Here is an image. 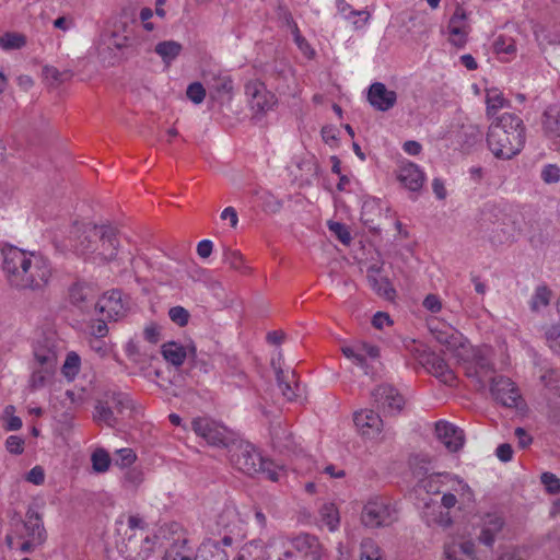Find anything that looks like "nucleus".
I'll list each match as a JSON object with an SVG mask.
<instances>
[{
  "mask_svg": "<svg viewBox=\"0 0 560 560\" xmlns=\"http://www.w3.org/2000/svg\"><path fill=\"white\" fill-rule=\"evenodd\" d=\"M2 269L8 283L20 291H42L51 278L50 261L38 252L8 245L1 250Z\"/></svg>",
  "mask_w": 560,
  "mask_h": 560,
  "instance_id": "obj_1",
  "label": "nucleus"
},
{
  "mask_svg": "<svg viewBox=\"0 0 560 560\" xmlns=\"http://www.w3.org/2000/svg\"><path fill=\"white\" fill-rule=\"evenodd\" d=\"M26 45V37L19 33L7 32L0 37V47L3 50L20 49Z\"/></svg>",
  "mask_w": 560,
  "mask_h": 560,
  "instance_id": "obj_41",
  "label": "nucleus"
},
{
  "mask_svg": "<svg viewBox=\"0 0 560 560\" xmlns=\"http://www.w3.org/2000/svg\"><path fill=\"white\" fill-rule=\"evenodd\" d=\"M143 337L148 342L156 345L161 340V327L155 323H150L143 329Z\"/></svg>",
  "mask_w": 560,
  "mask_h": 560,
  "instance_id": "obj_57",
  "label": "nucleus"
},
{
  "mask_svg": "<svg viewBox=\"0 0 560 560\" xmlns=\"http://www.w3.org/2000/svg\"><path fill=\"white\" fill-rule=\"evenodd\" d=\"M266 89L265 83L258 80H252L245 85V93L249 97V102L255 100Z\"/></svg>",
  "mask_w": 560,
  "mask_h": 560,
  "instance_id": "obj_61",
  "label": "nucleus"
},
{
  "mask_svg": "<svg viewBox=\"0 0 560 560\" xmlns=\"http://www.w3.org/2000/svg\"><path fill=\"white\" fill-rule=\"evenodd\" d=\"M105 317L102 319L94 320L90 326V334L93 338H103L108 332V327L105 323Z\"/></svg>",
  "mask_w": 560,
  "mask_h": 560,
  "instance_id": "obj_63",
  "label": "nucleus"
},
{
  "mask_svg": "<svg viewBox=\"0 0 560 560\" xmlns=\"http://www.w3.org/2000/svg\"><path fill=\"white\" fill-rule=\"evenodd\" d=\"M353 421L359 432L368 439L377 438L382 431L383 420L371 409L355 412Z\"/></svg>",
  "mask_w": 560,
  "mask_h": 560,
  "instance_id": "obj_18",
  "label": "nucleus"
},
{
  "mask_svg": "<svg viewBox=\"0 0 560 560\" xmlns=\"http://www.w3.org/2000/svg\"><path fill=\"white\" fill-rule=\"evenodd\" d=\"M95 308L108 320H118L125 316L127 307L120 290L105 293L95 304Z\"/></svg>",
  "mask_w": 560,
  "mask_h": 560,
  "instance_id": "obj_15",
  "label": "nucleus"
},
{
  "mask_svg": "<svg viewBox=\"0 0 560 560\" xmlns=\"http://www.w3.org/2000/svg\"><path fill=\"white\" fill-rule=\"evenodd\" d=\"M266 544L262 539H253L246 542L238 551L237 560H249L250 558H259L265 553Z\"/></svg>",
  "mask_w": 560,
  "mask_h": 560,
  "instance_id": "obj_37",
  "label": "nucleus"
},
{
  "mask_svg": "<svg viewBox=\"0 0 560 560\" xmlns=\"http://www.w3.org/2000/svg\"><path fill=\"white\" fill-rule=\"evenodd\" d=\"M270 436L272 445L279 452L291 451L293 448L292 433L280 421L271 423Z\"/></svg>",
  "mask_w": 560,
  "mask_h": 560,
  "instance_id": "obj_29",
  "label": "nucleus"
},
{
  "mask_svg": "<svg viewBox=\"0 0 560 560\" xmlns=\"http://www.w3.org/2000/svg\"><path fill=\"white\" fill-rule=\"evenodd\" d=\"M81 359L75 352H69L62 365V373L67 378H73L80 371Z\"/></svg>",
  "mask_w": 560,
  "mask_h": 560,
  "instance_id": "obj_47",
  "label": "nucleus"
},
{
  "mask_svg": "<svg viewBox=\"0 0 560 560\" xmlns=\"http://www.w3.org/2000/svg\"><path fill=\"white\" fill-rule=\"evenodd\" d=\"M26 480L33 485L39 486L45 481V472L40 466L33 467L26 475Z\"/></svg>",
  "mask_w": 560,
  "mask_h": 560,
  "instance_id": "obj_64",
  "label": "nucleus"
},
{
  "mask_svg": "<svg viewBox=\"0 0 560 560\" xmlns=\"http://www.w3.org/2000/svg\"><path fill=\"white\" fill-rule=\"evenodd\" d=\"M168 316L171 320L179 327L186 326L190 317L189 312L183 306L171 307L168 311Z\"/></svg>",
  "mask_w": 560,
  "mask_h": 560,
  "instance_id": "obj_54",
  "label": "nucleus"
},
{
  "mask_svg": "<svg viewBox=\"0 0 560 560\" xmlns=\"http://www.w3.org/2000/svg\"><path fill=\"white\" fill-rule=\"evenodd\" d=\"M93 469L97 472H105L110 466L109 454L104 448H96L91 456Z\"/></svg>",
  "mask_w": 560,
  "mask_h": 560,
  "instance_id": "obj_45",
  "label": "nucleus"
},
{
  "mask_svg": "<svg viewBox=\"0 0 560 560\" xmlns=\"http://www.w3.org/2000/svg\"><path fill=\"white\" fill-rule=\"evenodd\" d=\"M421 363L442 383L448 386L455 385L456 376L441 355L435 352L425 353L421 357Z\"/></svg>",
  "mask_w": 560,
  "mask_h": 560,
  "instance_id": "obj_17",
  "label": "nucleus"
},
{
  "mask_svg": "<svg viewBox=\"0 0 560 560\" xmlns=\"http://www.w3.org/2000/svg\"><path fill=\"white\" fill-rule=\"evenodd\" d=\"M480 231L492 245H502L513 240L514 222L501 207L487 203L481 210Z\"/></svg>",
  "mask_w": 560,
  "mask_h": 560,
  "instance_id": "obj_5",
  "label": "nucleus"
},
{
  "mask_svg": "<svg viewBox=\"0 0 560 560\" xmlns=\"http://www.w3.org/2000/svg\"><path fill=\"white\" fill-rule=\"evenodd\" d=\"M320 522L328 527L330 532L338 528L340 518L334 503H325L319 510Z\"/></svg>",
  "mask_w": 560,
  "mask_h": 560,
  "instance_id": "obj_38",
  "label": "nucleus"
},
{
  "mask_svg": "<svg viewBox=\"0 0 560 560\" xmlns=\"http://www.w3.org/2000/svg\"><path fill=\"white\" fill-rule=\"evenodd\" d=\"M368 101L375 109L387 112L395 106L397 94L388 90L384 83L374 82L369 88Z\"/></svg>",
  "mask_w": 560,
  "mask_h": 560,
  "instance_id": "obj_21",
  "label": "nucleus"
},
{
  "mask_svg": "<svg viewBox=\"0 0 560 560\" xmlns=\"http://www.w3.org/2000/svg\"><path fill=\"white\" fill-rule=\"evenodd\" d=\"M231 464L238 470L254 476L264 467V457L255 446L246 441L235 440L229 450Z\"/></svg>",
  "mask_w": 560,
  "mask_h": 560,
  "instance_id": "obj_8",
  "label": "nucleus"
},
{
  "mask_svg": "<svg viewBox=\"0 0 560 560\" xmlns=\"http://www.w3.org/2000/svg\"><path fill=\"white\" fill-rule=\"evenodd\" d=\"M493 372V364L480 351L474 353L472 359L465 364V374L475 378L480 389L486 387L487 380L492 378Z\"/></svg>",
  "mask_w": 560,
  "mask_h": 560,
  "instance_id": "obj_16",
  "label": "nucleus"
},
{
  "mask_svg": "<svg viewBox=\"0 0 560 560\" xmlns=\"http://www.w3.org/2000/svg\"><path fill=\"white\" fill-rule=\"evenodd\" d=\"M161 352L163 358L174 366H180L187 357L186 349L175 341L164 343Z\"/></svg>",
  "mask_w": 560,
  "mask_h": 560,
  "instance_id": "obj_35",
  "label": "nucleus"
},
{
  "mask_svg": "<svg viewBox=\"0 0 560 560\" xmlns=\"http://www.w3.org/2000/svg\"><path fill=\"white\" fill-rule=\"evenodd\" d=\"M457 142L464 148H471L482 139V131L477 125L463 124L457 132Z\"/></svg>",
  "mask_w": 560,
  "mask_h": 560,
  "instance_id": "obj_34",
  "label": "nucleus"
},
{
  "mask_svg": "<svg viewBox=\"0 0 560 560\" xmlns=\"http://www.w3.org/2000/svg\"><path fill=\"white\" fill-rule=\"evenodd\" d=\"M435 434L450 452H457L464 445L463 430L445 420L435 423Z\"/></svg>",
  "mask_w": 560,
  "mask_h": 560,
  "instance_id": "obj_20",
  "label": "nucleus"
},
{
  "mask_svg": "<svg viewBox=\"0 0 560 560\" xmlns=\"http://www.w3.org/2000/svg\"><path fill=\"white\" fill-rule=\"evenodd\" d=\"M187 97L195 104H200L206 97V90L199 82L190 83L186 91Z\"/></svg>",
  "mask_w": 560,
  "mask_h": 560,
  "instance_id": "obj_55",
  "label": "nucleus"
},
{
  "mask_svg": "<svg viewBox=\"0 0 560 560\" xmlns=\"http://www.w3.org/2000/svg\"><path fill=\"white\" fill-rule=\"evenodd\" d=\"M337 9H338L339 13H341L346 19H350L352 16L363 15V14L366 15L365 21L369 18V13L366 11L352 10L350 4L347 3L345 0H337Z\"/></svg>",
  "mask_w": 560,
  "mask_h": 560,
  "instance_id": "obj_62",
  "label": "nucleus"
},
{
  "mask_svg": "<svg viewBox=\"0 0 560 560\" xmlns=\"http://www.w3.org/2000/svg\"><path fill=\"white\" fill-rule=\"evenodd\" d=\"M277 100L273 94L266 89L255 100L250 101L252 108L257 113L270 110L276 105Z\"/></svg>",
  "mask_w": 560,
  "mask_h": 560,
  "instance_id": "obj_42",
  "label": "nucleus"
},
{
  "mask_svg": "<svg viewBox=\"0 0 560 560\" xmlns=\"http://www.w3.org/2000/svg\"><path fill=\"white\" fill-rule=\"evenodd\" d=\"M34 368L30 380L33 389L42 388L54 375L57 357L51 349L36 348L34 350Z\"/></svg>",
  "mask_w": 560,
  "mask_h": 560,
  "instance_id": "obj_10",
  "label": "nucleus"
},
{
  "mask_svg": "<svg viewBox=\"0 0 560 560\" xmlns=\"http://www.w3.org/2000/svg\"><path fill=\"white\" fill-rule=\"evenodd\" d=\"M398 520L396 505L385 497H373L363 506L361 522L365 527L390 526Z\"/></svg>",
  "mask_w": 560,
  "mask_h": 560,
  "instance_id": "obj_7",
  "label": "nucleus"
},
{
  "mask_svg": "<svg viewBox=\"0 0 560 560\" xmlns=\"http://www.w3.org/2000/svg\"><path fill=\"white\" fill-rule=\"evenodd\" d=\"M551 299V291L547 287H538L532 296L530 307L533 311H539L546 307Z\"/></svg>",
  "mask_w": 560,
  "mask_h": 560,
  "instance_id": "obj_46",
  "label": "nucleus"
},
{
  "mask_svg": "<svg viewBox=\"0 0 560 560\" xmlns=\"http://www.w3.org/2000/svg\"><path fill=\"white\" fill-rule=\"evenodd\" d=\"M24 440L18 435H10L5 441V448L9 453L20 455L24 451Z\"/></svg>",
  "mask_w": 560,
  "mask_h": 560,
  "instance_id": "obj_59",
  "label": "nucleus"
},
{
  "mask_svg": "<svg viewBox=\"0 0 560 560\" xmlns=\"http://www.w3.org/2000/svg\"><path fill=\"white\" fill-rule=\"evenodd\" d=\"M444 557L446 560H464L463 550L456 541L444 546Z\"/></svg>",
  "mask_w": 560,
  "mask_h": 560,
  "instance_id": "obj_60",
  "label": "nucleus"
},
{
  "mask_svg": "<svg viewBox=\"0 0 560 560\" xmlns=\"http://www.w3.org/2000/svg\"><path fill=\"white\" fill-rule=\"evenodd\" d=\"M140 413L131 396L119 388L103 390L95 400L93 420L112 429H120Z\"/></svg>",
  "mask_w": 560,
  "mask_h": 560,
  "instance_id": "obj_4",
  "label": "nucleus"
},
{
  "mask_svg": "<svg viewBox=\"0 0 560 560\" xmlns=\"http://www.w3.org/2000/svg\"><path fill=\"white\" fill-rule=\"evenodd\" d=\"M439 509L440 506L436 503H424L422 517L429 526L438 524L440 526L447 527L451 525L452 518L448 513L438 511Z\"/></svg>",
  "mask_w": 560,
  "mask_h": 560,
  "instance_id": "obj_33",
  "label": "nucleus"
},
{
  "mask_svg": "<svg viewBox=\"0 0 560 560\" xmlns=\"http://www.w3.org/2000/svg\"><path fill=\"white\" fill-rule=\"evenodd\" d=\"M494 51L498 55H514L516 52L515 42L510 37L499 36L493 44Z\"/></svg>",
  "mask_w": 560,
  "mask_h": 560,
  "instance_id": "obj_51",
  "label": "nucleus"
},
{
  "mask_svg": "<svg viewBox=\"0 0 560 560\" xmlns=\"http://www.w3.org/2000/svg\"><path fill=\"white\" fill-rule=\"evenodd\" d=\"M377 408L384 413L395 416L399 413L405 406V398L399 392L389 384L378 385L371 394Z\"/></svg>",
  "mask_w": 560,
  "mask_h": 560,
  "instance_id": "obj_12",
  "label": "nucleus"
},
{
  "mask_svg": "<svg viewBox=\"0 0 560 560\" xmlns=\"http://www.w3.org/2000/svg\"><path fill=\"white\" fill-rule=\"evenodd\" d=\"M223 262L229 265L234 270H238L243 273L249 272V268L246 267L244 264L243 255L236 249H232L230 247H224Z\"/></svg>",
  "mask_w": 560,
  "mask_h": 560,
  "instance_id": "obj_40",
  "label": "nucleus"
},
{
  "mask_svg": "<svg viewBox=\"0 0 560 560\" xmlns=\"http://www.w3.org/2000/svg\"><path fill=\"white\" fill-rule=\"evenodd\" d=\"M490 392L495 401L504 407H516L521 398L518 388L508 377L495 376L491 378Z\"/></svg>",
  "mask_w": 560,
  "mask_h": 560,
  "instance_id": "obj_14",
  "label": "nucleus"
},
{
  "mask_svg": "<svg viewBox=\"0 0 560 560\" xmlns=\"http://www.w3.org/2000/svg\"><path fill=\"white\" fill-rule=\"evenodd\" d=\"M457 481L458 488H452L455 492L458 491H467L470 492V488L467 483L463 482L462 480H458L457 478L453 477L450 474H431L429 476H425L424 478L420 479L418 482V487L422 490H424L428 494H436L441 493L444 485L448 481Z\"/></svg>",
  "mask_w": 560,
  "mask_h": 560,
  "instance_id": "obj_19",
  "label": "nucleus"
},
{
  "mask_svg": "<svg viewBox=\"0 0 560 560\" xmlns=\"http://www.w3.org/2000/svg\"><path fill=\"white\" fill-rule=\"evenodd\" d=\"M487 116L494 118L498 110L510 106V102L503 97V94L498 89H491L486 94Z\"/></svg>",
  "mask_w": 560,
  "mask_h": 560,
  "instance_id": "obj_36",
  "label": "nucleus"
},
{
  "mask_svg": "<svg viewBox=\"0 0 560 560\" xmlns=\"http://www.w3.org/2000/svg\"><path fill=\"white\" fill-rule=\"evenodd\" d=\"M526 141V128L521 117L504 113L489 126L487 142L497 159L510 160L521 153Z\"/></svg>",
  "mask_w": 560,
  "mask_h": 560,
  "instance_id": "obj_3",
  "label": "nucleus"
},
{
  "mask_svg": "<svg viewBox=\"0 0 560 560\" xmlns=\"http://www.w3.org/2000/svg\"><path fill=\"white\" fill-rule=\"evenodd\" d=\"M22 523L20 538L23 540L20 549L22 552L30 553L44 545L47 539V532L44 526L43 515L39 513L37 504L28 505Z\"/></svg>",
  "mask_w": 560,
  "mask_h": 560,
  "instance_id": "obj_6",
  "label": "nucleus"
},
{
  "mask_svg": "<svg viewBox=\"0 0 560 560\" xmlns=\"http://www.w3.org/2000/svg\"><path fill=\"white\" fill-rule=\"evenodd\" d=\"M540 126L547 139L560 142V105H550L544 110Z\"/></svg>",
  "mask_w": 560,
  "mask_h": 560,
  "instance_id": "obj_23",
  "label": "nucleus"
},
{
  "mask_svg": "<svg viewBox=\"0 0 560 560\" xmlns=\"http://www.w3.org/2000/svg\"><path fill=\"white\" fill-rule=\"evenodd\" d=\"M117 458L116 464L120 467H129L131 466L137 456L136 453L131 448H120L116 452Z\"/></svg>",
  "mask_w": 560,
  "mask_h": 560,
  "instance_id": "obj_56",
  "label": "nucleus"
},
{
  "mask_svg": "<svg viewBox=\"0 0 560 560\" xmlns=\"http://www.w3.org/2000/svg\"><path fill=\"white\" fill-rule=\"evenodd\" d=\"M119 245L114 226L79 222L70 228L67 244L74 254L94 264L113 261Z\"/></svg>",
  "mask_w": 560,
  "mask_h": 560,
  "instance_id": "obj_2",
  "label": "nucleus"
},
{
  "mask_svg": "<svg viewBox=\"0 0 560 560\" xmlns=\"http://www.w3.org/2000/svg\"><path fill=\"white\" fill-rule=\"evenodd\" d=\"M541 482L545 485L546 490L549 493L556 494L560 492V480L556 477V475L551 472H544L541 475Z\"/></svg>",
  "mask_w": 560,
  "mask_h": 560,
  "instance_id": "obj_58",
  "label": "nucleus"
},
{
  "mask_svg": "<svg viewBox=\"0 0 560 560\" xmlns=\"http://www.w3.org/2000/svg\"><path fill=\"white\" fill-rule=\"evenodd\" d=\"M235 511L234 510H231V509H226L224 510V512L220 515V520H219V524L223 525L228 530H229V534L224 535V537L218 541L215 540L217 542H220L221 544V547L223 548V546H226V547H230L232 544H233V537L231 534L234 533V529L233 528H230V525L229 524H224V521L228 520V518H231V517H234L235 516Z\"/></svg>",
  "mask_w": 560,
  "mask_h": 560,
  "instance_id": "obj_52",
  "label": "nucleus"
},
{
  "mask_svg": "<svg viewBox=\"0 0 560 560\" xmlns=\"http://www.w3.org/2000/svg\"><path fill=\"white\" fill-rule=\"evenodd\" d=\"M360 560H383L380 548L371 539L361 544Z\"/></svg>",
  "mask_w": 560,
  "mask_h": 560,
  "instance_id": "obj_49",
  "label": "nucleus"
},
{
  "mask_svg": "<svg viewBox=\"0 0 560 560\" xmlns=\"http://www.w3.org/2000/svg\"><path fill=\"white\" fill-rule=\"evenodd\" d=\"M504 520L495 513H489L482 518L479 541L487 547H492L502 532Z\"/></svg>",
  "mask_w": 560,
  "mask_h": 560,
  "instance_id": "obj_25",
  "label": "nucleus"
},
{
  "mask_svg": "<svg viewBox=\"0 0 560 560\" xmlns=\"http://www.w3.org/2000/svg\"><path fill=\"white\" fill-rule=\"evenodd\" d=\"M465 20H466L465 9L462 7H457L448 22V26H447L448 34L458 35L459 27H467Z\"/></svg>",
  "mask_w": 560,
  "mask_h": 560,
  "instance_id": "obj_48",
  "label": "nucleus"
},
{
  "mask_svg": "<svg viewBox=\"0 0 560 560\" xmlns=\"http://www.w3.org/2000/svg\"><path fill=\"white\" fill-rule=\"evenodd\" d=\"M380 268L376 266H371L368 269V281L370 287L381 296H384L387 300H392L395 296V290L392 287L389 280L384 277H378Z\"/></svg>",
  "mask_w": 560,
  "mask_h": 560,
  "instance_id": "obj_31",
  "label": "nucleus"
},
{
  "mask_svg": "<svg viewBox=\"0 0 560 560\" xmlns=\"http://www.w3.org/2000/svg\"><path fill=\"white\" fill-rule=\"evenodd\" d=\"M540 178L546 184H556L560 180V167L557 164H546L541 172Z\"/></svg>",
  "mask_w": 560,
  "mask_h": 560,
  "instance_id": "obj_53",
  "label": "nucleus"
},
{
  "mask_svg": "<svg viewBox=\"0 0 560 560\" xmlns=\"http://www.w3.org/2000/svg\"><path fill=\"white\" fill-rule=\"evenodd\" d=\"M155 541L145 532L132 533L125 541L127 560H147L154 550Z\"/></svg>",
  "mask_w": 560,
  "mask_h": 560,
  "instance_id": "obj_13",
  "label": "nucleus"
},
{
  "mask_svg": "<svg viewBox=\"0 0 560 560\" xmlns=\"http://www.w3.org/2000/svg\"><path fill=\"white\" fill-rule=\"evenodd\" d=\"M210 96L219 102L229 101L233 92V80L228 74L213 75L208 81Z\"/></svg>",
  "mask_w": 560,
  "mask_h": 560,
  "instance_id": "obj_27",
  "label": "nucleus"
},
{
  "mask_svg": "<svg viewBox=\"0 0 560 560\" xmlns=\"http://www.w3.org/2000/svg\"><path fill=\"white\" fill-rule=\"evenodd\" d=\"M429 328L434 338L447 348H455L460 342L459 334L451 326L431 322L429 323Z\"/></svg>",
  "mask_w": 560,
  "mask_h": 560,
  "instance_id": "obj_30",
  "label": "nucleus"
},
{
  "mask_svg": "<svg viewBox=\"0 0 560 560\" xmlns=\"http://www.w3.org/2000/svg\"><path fill=\"white\" fill-rule=\"evenodd\" d=\"M292 547L311 560H320L324 556V548L318 538L314 535L303 533L290 540Z\"/></svg>",
  "mask_w": 560,
  "mask_h": 560,
  "instance_id": "obj_22",
  "label": "nucleus"
},
{
  "mask_svg": "<svg viewBox=\"0 0 560 560\" xmlns=\"http://www.w3.org/2000/svg\"><path fill=\"white\" fill-rule=\"evenodd\" d=\"M192 558L194 560H230V555L220 542L208 539L198 547Z\"/></svg>",
  "mask_w": 560,
  "mask_h": 560,
  "instance_id": "obj_28",
  "label": "nucleus"
},
{
  "mask_svg": "<svg viewBox=\"0 0 560 560\" xmlns=\"http://www.w3.org/2000/svg\"><path fill=\"white\" fill-rule=\"evenodd\" d=\"M282 353L278 351L277 358H272L271 365L276 373L278 387L288 401H294L302 397L303 388L296 380L294 371H283L281 368Z\"/></svg>",
  "mask_w": 560,
  "mask_h": 560,
  "instance_id": "obj_11",
  "label": "nucleus"
},
{
  "mask_svg": "<svg viewBox=\"0 0 560 560\" xmlns=\"http://www.w3.org/2000/svg\"><path fill=\"white\" fill-rule=\"evenodd\" d=\"M398 180L411 191H419L425 180L421 168L411 162L402 163L398 171Z\"/></svg>",
  "mask_w": 560,
  "mask_h": 560,
  "instance_id": "obj_26",
  "label": "nucleus"
},
{
  "mask_svg": "<svg viewBox=\"0 0 560 560\" xmlns=\"http://www.w3.org/2000/svg\"><path fill=\"white\" fill-rule=\"evenodd\" d=\"M194 432L205 439L209 445L230 450L236 440L235 433L209 418H196L191 421Z\"/></svg>",
  "mask_w": 560,
  "mask_h": 560,
  "instance_id": "obj_9",
  "label": "nucleus"
},
{
  "mask_svg": "<svg viewBox=\"0 0 560 560\" xmlns=\"http://www.w3.org/2000/svg\"><path fill=\"white\" fill-rule=\"evenodd\" d=\"M125 352L127 358L133 363L138 364L140 370L149 366L151 360L154 358L152 351L144 349L139 342L129 340L126 345Z\"/></svg>",
  "mask_w": 560,
  "mask_h": 560,
  "instance_id": "obj_32",
  "label": "nucleus"
},
{
  "mask_svg": "<svg viewBox=\"0 0 560 560\" xmlns=\"http://www.w3.org/2000/svg\"><path fill=\"white\" fill-rule=\"evenodd\" d=\"M92 298V289L88 284L75 283L70 289V300L75 305H81Z\"/></svg>",
  "mask_w": 560,
  "mask_h": 560,
  "instance_id": "obj_43",
  "label": "nucleus"
},
{
  "mask_svg": "<svg viewBox=\"0 0 560 560\" xmlns=\"http://www.w3.org/2000/svg\"><path fill=\"white\" fill-rule=\"evenodd\" d=\"M154 50L164 62L170 63L179 55L182 45L175 40H165L159 43Z\"/></svg>",
  "mask_w": 560,
  "mask_h": 560,
  "instance_id": "obj_39",
  "label": "nucleus"
},
{
  "mask_svg": "<svg viewBox=\"0 0 560 560\" xmlns=\"http://www.w3.org/2000/svg\"><path fill=\"white\" fill-rule=\"evenodd\" d=\"M328 229L343 245L350 244L352 237L348 228L343 223L329 221Z\"/></svg>",
  "mask_w": 560,
  "mask_h": 560,
  "instance_id": "obj_50",
  "label": "nucleus"
},
{
  "mask_svg": "<svg viewBox=\"0 0 560 560\" xmlns=\"http://www.w3.org/2000/svg\"><path fill=\"white\" fill-rule=\"evenodd\" d=\"M43 73L45 79L54 85L61 84L72 78V72L70 70L60 71L57 68L49 66L44 68Z\"/></svg>",
  "mask_w": 560,
  "mask_h": 560,
  "instance_id": "obj_44",
  "label": "nucleus"
},
{
  "mask_svg": "<svg viewBox=\"0 0 560 560\" xmlns=\"http://www.w3.org/2000/svg\"><path fill=\"white\" fill-rule=\"evenodd\" d=\"M291 75L289 65L283 60H275L265 68V78L278 91L288 88V81Z\"/></svg>",
  "mask_w": 560,
  "mask_h": 560,
  "instance_id": "obj_24",
  "label": "nucleus"
}]
</instances>
